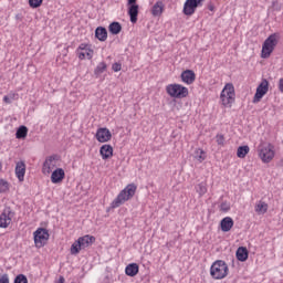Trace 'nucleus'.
<instances>
[{"mask_svg":"<svg viewBox=\"0 0 283 283\" xmlns=\"http://www.w3.org/2000/svg\"><path fill=\"white\" fill-rule=\"evenodd\" d=\"M258 156L264 165H269L275 158V146L271 143L261 144L258 147Z\"/></svg>","mask_w":283,"mask_h":283,"instance_id":"obj_1","label":"nucleus"},{"mask_svg":"<svg viewBox=\"0 0 283 283\" xmlns=\"http://www.w3.org/2000/svg\"><path fill=\"white\" fill-rule=\"evenodd\" d=\"M136 195V186L134 184L128 185L125 189H123L116 199L112 202V207L114 209L120 207V205H125L127 200H132Z\"/></svg>","mask_w":283,"mask_h":283,"instance_id":"obj_2","label":"nucleus"},{"mask_svg":"<svg viewBox=\"0 0 283 283\" xmlns=\"http://www.w3.org/2000/svg\"><path fill=\"white\" fill-rule=\"evenodd\" d=\"M210 274L214 280H224L229 275V266L222 260L216 261L210 268Z\"/></svg>","mask_w":283,"mask_h":283,"instance_id":"obj_3","label":"nucleus"},{"mask_svg":"<svg viewBox=\"0 0 283 283\" xmlns=\"http://www.w3.org/2000/svg\"><path fill=\"white\" fill-rule=\"evenodd\" d=\"M277 41H280V36L277 34H272L264 41L261 51V59H269V56L273 54V50H275Z\"/></svg>","mask_w":283,"mask_h":283,"instance_id":"obj_4","label":"nucleus"},{"mask_svg":"<svg viewBox=\"0 0 283 283\" xmlns=\"http://www.w3.org/2000/svg\"><path fill=\"white\" fill-rule=\"evenodd\" d=\"M221 102L224 107H231L235 101V88L233 87V84L228 83L223 87L221 92Z\"/></svg>","mask_w":283,"mask_h":283,"instance_id":"obj_5","label":"nucleus"},{"mask_svg":"<svg viewBox=\"0 0 283 283\" xmlns=\"http://www.w3.org/2000/svg\"><path fill=\"white\" fill-rule=\"evenodd\" d=\"M166 92L172 98H186L189 95V90L180 84H169Z\"/></svg>","mask_w":283,"mask_h":283,"instance_id":"obj_6","label":"nucleus"},{"mask_svg":"<svg viewBox=\"0 0 283 283\" xmlns=\"http://www.w3.org/2000/svg\"><path fill=\"white\" fill-rule=\"evenodd\" d=\"M34 244L38 249H41L48 244V240H50V233L48 230L43 228H39L34 233Z\"/></svg>","mask_w":283,"mask_h":283,"instance_id":"obj_7","label":"nucleus"},{"mask_svg":"<svg viewBox=\"0 0 283 283\" xmlns=\"http://www.w3.org/2000/svg\"><path fill=\"white\" fill-rule=\"evenodd\" d=\"M12 218H14V212L10 208H6L0 214V228L8 229L12 223Z\"/></svg>","mask_w":283,"mask_h":283,"instance_id":"obj_8","label":"nucleus"},{"mask_svg":"<svg viewBox=\"0 0 283 283\" xmlns=\"http://www.w3.org/2000/svg\"><path fill=\"white\" fill-rule=\"evenodd\" d=\"M266 92H269V81L263 80L256 87V93L254 95L253 103H260V101H262Z\"/></svg>","mask_w":283,"mask_h":283,"instance_id":"obj_9","label":"nucleus"},{"mask_svg":"<svg viewBox=\"0 0 283 283\" xmlns=\"http://www.w3.org/2000/svg\"><path fill=\"white\" fill-rule=\"evenodd\" d=\"M56 157H48L43 164L42 174H44L45 176H50V174H52V171L56 169Z\"/></svg>","mask_w":283,"mask_h":283,"instance_id":"obj_10","label":"nucleus"},{"mask_svg":"<svg viewBox=\"0 0 283 283\" xmlns=\"http://www.w3.org/2000/svg\"><path fill=\"white\" fill-rule=\"evenodd\" d=\"M95 136L98 143H109L112 140V132L107 128H98Z\"/></svg>","mask_w":283,"mask_h":283,"instance_id":"obj_11","label":"nucleus"},{"mask_svg":"<svg viewBox=\"0 0 283 283\" xmlns=\"http://www.w3.org/2000/svg\"><path fill=\"white\" fill-rule=\"evenodd\" d=\"M78 59H92L94 56V50L87 44H81L77 50Z\"/></svg>","mask_w":283,"mask_h":283,"instance_id":"obj_12","label":"nucleus"},{"mask_svg":"<svg viewBox=\"0 0 283 283\" xmlns=\"http://www.w3.org/2000/svg\"><path fill=\"white\" fill-rule=\"evenodd\" d=\"M200 8L193 0H187L184 4V14L191 17L196 12V9Z\"/></svg>","mask_w":283,"mask_h":283,"instance_id":"obj_13","label":"nucleus"},{"mask_svg":"<svg viewBox=\"0 0 283 283\" xmlns=\"http://www.w3.org/2000/svg\"><path fill=\"white\" fill-rule=\"evenodd\" d=\"M65 178V170L63 168H56L51 175V181L53 185H59V182H63Z\"/></svg>","mask_w":283,"mask_h":283,"instance_id":"obj_14","label":"nucleus"},{"mask_svg":"<svg viewBox=\"0 0 283 283\" xmlns=\"http://www.w3.org/2000/svg\"><path fill=\"white\" fill-rule=\"evenodd\" d=\"M181 80L187 85H191V83H193V81H196V73H193V71H191V70L184 71L181 73Z\"/></svg>","mask_w":283,"mask_h":283,"instance_id":"obj_15","label":"nucleus"},{"mask_svg":"<svg viewBox=\"0 0 283 283\" xmlns=\"http://www.w3.org/2000/svg\"><path fill=\"white\" fill-rule=\"evenodd\" d=\"M99 154L103 160H107V158H112V156H114V148L109 145H103L99 149Z\"/></svg>","mask_w":283,"mask_h":283,"instance_id":"obj_16","label":"nucleus"},{"mask_svg":"<svg viewBox=\"0 0 283 283\" xmlns=\"http://www.w3.org/2000/svg\"><path fill=\"white\" fill-rule=\"evenodd\" d=\"M15 176L20 182H23V178L25 177V163L19 161L15 166Z\"/></svg>","mask_w":283,"mask_h":283,"instance_id":"obj_17","label":"nucleus"},{"mask_svg":"<svg viewBox=\"0 0 283 283\" xmlns=\"http://www.w3.org/2000/svg\"><path fill=\"white\" fill-rule=\"evenodd\" d=\"M95 240L96 239L92 235H84L82 238H78L77 242H80L82 249H87V247H92V244H94Z\"/></svg>","mask_w":283,"mask_h":283,"instance_id":"obj_18","label":"nucleus"},{"mask_svg":"<svg viewBox=\"0 0 283 283\" xmlns=\"http://www.w3.org/2000/svg\"><path fill=\"white\" fill-rule=\"evenodd\" d=\"M221 230L227 233L230 229H233V219L231 217H226L221 220Z\"/></svg>","mask_w":283,"mask_h":283,"instance_id":"obj_19","label":"nucleus"},{"mask_svg":"<svg viewBox=\"0 0 283 283\" xmlns=\"http://www.w3.org/2000/svg\"><path fill=\"white\" fill-rule=\"evenodd\" d=\"M237 260L240 262H247V260H249V250H247L244 247H240L237 250Z\"/></svg>","mask_w":283,"mask_h":283,"instance_id":"obj_20","label":"nucleus"},{"mask_svg":"<svg viewBox=\"0 0 283 283\" xmlns=\"http://www.w3.org/2000/svg\"><path fill=\"white\" fill-rule=\"evenodd\" d=\"M128 14L130 17V22L136 23V21H138V4H132L128 8Z\"/></svg>","mask_w":283,"mask_h":283,"instance_id":"obj_21","label":"nucleus"},{"mask_svg":"<svg viewBox=\"0 0 283 283\" xmlns=\"http://www.w3.org/2000/svg\"><path fill=\"white\" fill-rule=\"evenodd\" d=\"M255 212L259 214V216H264V213H266V211H269V205L264 201H259L256 205H255Z\"/></svg>","mask_w":283,"mask_h":283,"instance_id":"obj_22","label":"nucleus"},{"mask_svg":"<svg viewBox=\"0 0 283 283\" xmlns=\"http://www.w3.org/2000/svg\"><path fill=\"white\" fill-rule=\"evenodd\" d=\"M126 275H129V277H134L138 275V264L136 263H130L126 266L125 270Z\"/></svg>","mask_w":283,"mask_h":283,"instance_id":"obj_23","label":"nucleus"},{"mask_svg":"<svg viewBox=\"0 0 283 283\" xmlns=\"http://www.w3.org/2000/svg\"><path fill=\"white\" fill-rule=\"evenodd\" d=\"M95 36L98 41H107V29L103 27H98L95 30Z\"/></svg>","mask_w":283,"mask_h":283,"instance_id":"obj_24","label":"nucleus"},{"mask_svg":"<svg viewBox=\"0 0 283 283\" xmlns=\"http://www.w3.org/2000/svg\"><path fill=\"white\" fill-rule=\"evenodd\" d=\"M108 30L111 34H120V30H123V27L118 22H113L109 24Z\"/></svg>","mask_w":283,"mask_h":283,"instance_id":"obj_25","label":"nucleus"},{"mask_svg":"<svg viewBox=\"0 0 283 283\" xmlns=\"http://www.w3.org/2000/svg\"><path fill=\"white\" fill-rule=\"evenodd\" d=\"M163 10H164V6L163 2H157L154 7H153V15L154 17H160L163 14Z\"/></svg>","mask_w":283,"mask_h":283,"instance_id":"obj_26","label":"nucleus"},{"mask_svg":"<svg viewBox=\"0 0 283 283\" xmlns=\"http://www.w3.org/2000/svg\"><path fill=\"white\" fill-rule=\"evenodd\" d=\"M193 158L199 163H202V160L207 158V153H205L202 149H197L193 154Z\"/></svg>","mask_w":283,"mask_h":283,"instance_id":"obj_27","label":"nucleus"},{"mask_svg":"<svg viewBox=\"0 0 283 283\" xmlns=\"http://www.w3.org/2000/svg\"><path fill=\"white\" fill-rule=\"evenodd\" d=\"M82 249L83 248H82L80 241L77 240L71 247V254L72 255H78V253L81 252Z\"/></svg>","mask_w":283,"mask_h":283,"instance_id":"obj_28","label":"nucleus"},{"mask_svg":"<svg viewBox=\"0 0 283 283\" xmlns=\"http://www.w3.org/2000/svg\"><path fill=\"white\" fill-rule=\"evenodd\" d=\"M249 154V146H240L237 150L238 158H245Z\"/></svg>","mask_w":283,"mask_h":283,"instance_id":"obj_29","label":"nucleus"},{"mask_svg":"<svg viewBox=\"0 0 283 283\" xmlns=\"http://www.w3.org/2000/svg\"><path fill=\"white\" fill-rule=\"evenodd\" d=\"M196 191L199 193V196H205V193H207V182L199 184L196 187Z\"/></svg>","mask_w":283,"mask_h":283,"instance_id":"obj_30","label":"nucleus"},{"mask_svg":"<svg viewBox=\"0 0 283 283\" xmlns=\"http://www.w3.org/2000/svg\"><path fill=\"white\" fill-rule=\"evenodd\" d=\"M17 138H25L28 136V127L21 126L15 134Z\"/></svg>","mask_w":283,"mask_h":283,"instance_id":"obj_31","label":"nucleus"},{"mask_svg":"<svg viewBox=\"0 0 283 283\" xmlns=\"http://www.w3.org/2000/svg\"><path fill=\"white\" fill-rule=\"evenodd\" d=\"M105 70H107V64H105V62H101L95 69V74H103Z\"/></svg>","mask_w":283,"mask_h":283,"instance_id":"obj_32","label":"nucleus"},{"mask_svg":"<svg viewBox=\"0 0 283 283\" xmlns=\"http://www.w3.org/2000/svg\"><path fill=\"white\" fill-rule=\"evenodd\" d=\"M8 189H9L8 181L0 179V193H6Z\"/></svg>","mask_w":283,"mask_h":283,"instance_id":"obj_33","label":"nucleus"},{"mask_svg":"<svg viewBox=\"0 0 283 283\" xmlns=\"http://www.w3.org/2000/svg\"><path fill=\"white\" fill-rule=\"evenodd\" d=\"M41 3H43V0H29L31 8H41Z\"/></svg>","mask_w":283,"mask_h":283,"instance_id":"obj_34","label":"nucleus"},{"mask_svg":"<svg viewBox=\"0 0 283 283\" xmlns=\"http://www.w3.org/2000/svg\"><path fill=\"white\" fill-rule=\"evenodd\" d=\"M231 209V203L224 201L220 205V211H223L224 213H227V211H229Z\"/></svg>","mask_w":283,"mask_h":283,"instance_id":"obj_35","label":"nucleus"},{"mask_svg":"<svg viewBox=\"0 0 283 283\" xmlns=\"http://www.w3.org/2000/svg\"><path fill=\"white\" fill-rule=\"evenodd\" d=\"M14 283H28V277L23 274H19L15 279H14Z\"/></svg>","mask_w":283,"mask_h":283,"instance_id":"obj_36","label":"nucleus"},{"mask_svg":"<svg viewBox=\"0 0 283 283\" xmlns=\"http://www.w3.org/2000/svg\"><path fill=\"white\" fill-rule=\"evenodd\" d=\"M15 96H17L15 94L6 95L3 97V102L10 104L15 98Z\"/></svg>","mask_w":283,"mask_h":283,"instance_id":"obj_37","label":"nucleus"},{"mask_svg":"<svg viewBox=\"0 0 283 283\" xmlns=\"http://www.w3.org/2000/svg\"><path fill=\"white\" fill-rule=\"evenodd\" d=\"M0 283H10V279L8 277V274H3L0 276Z\"/></svg>","mask_w":283,"mask_h":283,"instance_id":"obj_38","label":"nucleus"},{"mask_svg":"<svg viewBox=\"0 0 283 283\" xmlns=\"http://www.w3.org/2000/svg\"><path fill=\"white\" fill-rule=\"evenodd\" d=\"M112 69L114 72H120L122 65H120V63H114Z\"/></svg>","mask_w":283,"mask_h":283,"instance_id":"obj_39","label":"nucleus"},{"mask_svg":"<svg viewBox=\"0 0 283 283\" xmlns=\"http://www.w3.org/2000/svg\"><path fill=\"white\" fill-rule=\"evenodd\" d=\"M217 143L218 145H223L224 144V137L222 135L217 136Z\"/></svg>","mask_w":283,"mask_h":283,"instance_id":"obj_40","label":"nucleus"},{"mask_svg":"<svg viewBox=\"0 0 283 283\" xmlns=\"http://www.w3.org/2000/svg\"><path fill=\"white\" fill-rule=\"evenodd\" d=\"M272 6H273L274 10H276V11L282 10V6H280L277 2H273Z\"/></svg>","mask_w":283,"mask_h":283,"instance_id":"obj_41","label":"nucleus"},{"mask_svg":"<svg viewBox=\"0 0 283 283\" xmlns=\"http://www.w3.org/2000/svg\"><path fill=\"white\" fill-rule=\"evenodd\" d=\"M279 90L280 92H283V78H281L279 82Z\"/></svg>","mask_w":283,"mask_h":283,"instance_id":"obj_42","label":"nucleus"},{"mask_svg":"<svg viewBox=\"0 0 283 283\" xmlns=\"http://www.w3.org/2000/svg\"><path fill=\"white\" fill-rule=\"evenodd\" d=\"M195 1V3L197 4V6H202V2L205 1V0H193Z\"/></svg>","mask_w":283,"mask_h":283,"instance_id":"obj_43","label":"nucleus"},{"mask_svg":"<svg viewBox=\"0 0 283 283\" xmlns=\"http://www.w3.org/2000/svg\"><path fill=\"white\" fill-rule=\"evenodd\" d=\"M128 6H136V0H128Z\"/></svg>","mask_w":283,"mask_h":283,"instance_id":"obj_44","label":"nucleus"}]
</instances>
